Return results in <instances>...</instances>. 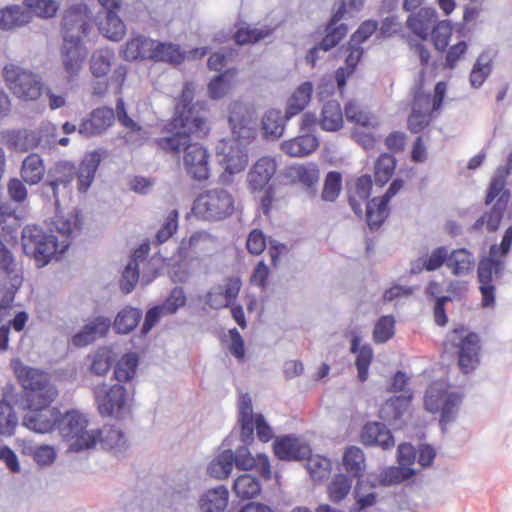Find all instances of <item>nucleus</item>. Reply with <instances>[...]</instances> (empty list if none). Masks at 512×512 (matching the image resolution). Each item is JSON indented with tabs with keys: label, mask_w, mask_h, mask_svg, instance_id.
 I'll return each instance as SVG.
<instances>
[{
	"label": "nucleus",
	"mask_w": 512,
	"mask_h": 512,
	"mask_svg": "<svg viewBox=\"0 0 512 512\" xmlns=\"http://www.w3.org/2000/svg\"><path fill=\"white\" fill-rule=\"evenodd\" d=\"M166 129L171 135L157 140L159 148L175 155L183 151V165L187 174L197 181L208 179L210 155L203 145L192 142L191 138L207 135L209 128L206 119L203 116H193L190 112L172 119Z\"/></svg>",
	"instance_id": "obj_1"
},
{
	"label": "nucleus",
	"mask_w": 512,
	"mask_h": 512,
	"mask_svg": "<svg viewBox=\"0 0 512 512\" xmlns=\"http://www.w3.org/2000/svg\"><path fill=\"white\" fill-rule=\"evenodd\" d=\"M284 118L280 110L269 109L262 118V129L265 136L280 137L284 131Z\"/></svg>",
	"instance_id": "obj_53"
},
{
	"label": "nucleus",
	"mask_w": 512,
	"mask_h": 512,
	"mask_svg": "<svg viewBox=\"0 0 512 512\" xmlns=\"http://www.w3.org/2000/svg\"><path fill=\"white\" fill-rule=\"evenodd\" d=\"M27 412L23 417V425L36 433H49L55 430L59 410L50 405L33 406L27 403Z\"/></svg>",
	"instance_id": "obj_17"
},
{
	"label": "nucleus",
	"mask_w": 512,
	"mask_h": 512,
	"mask_svg": "<svg viewBox=\"0 0 512 512\" xmlns=\"http://www.w3.org/2000/svg\"><path fill=\"white\" fill-rule=\"evenodd\" d=\"M229 492L223 485L208 489L198 500L200 512H225L228 506Z\"/></svg>",
	"instance_id": "obj_29"
},
{
	"label": "nucleus",
	"mask_w": 512,
	"mask_h": 512,
	"mask_svg": "<svg viewBox=\"0 0 512 512\" xmlns=\"http://www.w3.org/2000/svg\"><path fill=\"white\" fill-rule=\"evenodd\" d=\"M236 73L235 69H228L215 76L208 84L209 97L215 100L223 98L231 89Z\"/></svg>",
	"instance_id": "obj_51"
},
{
	"label": "nucleus",
	"mask_w": 512,
	"mask_h": 512,
	"mask_svg": "<svg viewBox=\"0 0 512 512\" xmlns=\"http://www.w3.org/2000/svg\"><path fill=\"white\" fill-rule=\"evenodd\" d=\"M11 366L25 391L26 403H31L33 406L50 405L55 400L58 391L51 383L48 374L26 366L18 359L13 360Z\"/></svg>",
	"instance_id": "obj_5"
},
{
	"label": "nucleus",
	"mask_w": 512,
	"mask_h": 512,
	"mask_svg": "<svg viewBox=\"0 0 512 512\" xmlns=\"http://www.w3.org/2000/svg\"><path fill=\"white\" fill-rule=\"evenodd\" d=\"M461 396L448 390L446 383L437 381L426 390L424 397L425 409L431 413H441L440 423L444 426L454 420Z\"/></svg>",
	"instance_id": "obj_11"
},
{
	"label": "nucleus",
	"mask_w": 512,
	"mask_h": 512,
	"mask_svg": "<svg viewBox=\"0 0 512 512\" xmlns=\"http://www.w3.org/2000/svg\"><path fill=\"white\" fill-rule=\"evenodd\" d=\"M318 146V139L310 133H305L284 141L281 144V149L291 157H305L315 151Z\"/></svg>",
	"instance_id": "obj_35"
},
{
	"label": "nucleus",
	"mask_w": 512,
	"mask_h": 512,
	"mask_svg": "<svg viewBox=\"0 0 512 512\" xmlns=\"http://www.w3.org/2000/svg\"><path fill=\"white\" fill-rule=\"evenodd\" d=\"M255 416L250 396L248 394L241 395L239 399V422L241 425V439L245 443L253 438Z\"/></svg>",
	"instance_id": "obj_40"
},
{
	"label": "nucleus",
	"mask_w": 512,
	"mask_h": 512,
	"mask_svg": "<svg viewBox=\"0 0 512 512\" xmlns=\"http://www.w3.org/2000/svg\"><path fill=\"white\" fill-rule=\"evenodd\" d=\"M234 466V456L230 449H225L219 453L209 464L208 473L216 479L227 478Z\"/></svg>",
	"instance_id": "obj_48"
},
{
	"label": "nucleus",
	"mask_w": 512,
	"mask_h": 512,
	"mask_svg": "<svg viewBox=\"0 0 512 512\" xmlns=\"http://www.w3.org/2000/svg\"><path fill=\"white\" fill-rule=\"evenodd\" d=\"M474 267V255L467 249L460 248L448 252L447 268L454 276H466L473 271Z\"/></svg>",
	"instance_id": "obj_37"
},
{
	"label": "nucleus",
	"mask_w": 512,
	"mask_h": 512,
	"mask_svg": "<svg viewBox=\"0 0 512 512\" xmlns=\"http://www.w3.org/2000/svg\"><path fill=\"white\" fill-rule=\"evenodd\" d=\"M234 197L223 188L202 192L193 203V213L198 218L207 221H220L232 215Z\"/></svg>",
	"instance_id": "obj_8"
},
{
	"label": "nucleus",
	"mask_w": 512,
	"mask_h": 512,
	"mask_svg": "<svg viewBox=\"0 0 512 512\" xmlns=\"http://www.w3.org/2000/svg\"><path fill=\"white\" fill-rule=\"evenodd\" d=\"M87 418L77 410H70L64 414L59 412L55 430L69 443L72 451H82L95 447L96 434L93 429H87Z\"/></svg>",
	"instance_id": "obj_6"
},
{
	"label": "nucleus",
	"mask_w": 512,
	"mask_h": 512,
	"mask_svg": "<svg viewBox=\"0 0 512 512\" xmlns=\"http://www.w3.org/2000/svg\"><path fill=\"white\" fill-rule=\"evenodd\" d=\"M91 13L86 4H75L70 6L63 15L62 34L63 38L83 39L90 28Z\"/></svg>",
	"instance_id": "obj_16"
},
{
	"label": "nucleus",
	"mask_w": 512,
	"mask_h": 512,
	"mask_svg": "<svg viewBox=\"0 0 512 512\" xmlns=\"http://www.w3.org/2000/svg\"><path fill=\"white\" fill-rule=\"evenodd\" d=\"M216 245L217 241L214 236L205 231H198L189 239H183L180 242L178 254L182 260L193 259L200 255L210 254L216 249Z\"/></svg>",
	"instance_id": "obj_20"
},
{
	"label": "nucleus",
	"mask_w": 512,
	"mask_h": 512,
	"mask_svg": "<svg viewBox=\"0 0 512 512\" xmlns=\"http://www.w3.org/2000/svg\"><path fill=\"white\" fill-rule=\"evenodd\" d=\"M372 188V180L368 175H363L357 179L355 186L349 192V204L356 215H362V204L368 203V199Z\"/></svg>",
	"instance_id": "obj_41"
},
{
	"label": "nucleus",
	"mask_w": 512,
	"mask_h": 512,
	"mask_svg": "<svg viewBox=\"0 0 512 512\" xmlns=\"http://www.w3.org/2000/svg\"><path fill=\"white\" fill-rule=\"evenodd\" d=\"M412 395L402 394L388 399L380 409V417L393 425H398V421L404 416L410 405Z\"/></svg>",
	"instance_id": "obj_36"
},
{
	"label": "nucleus",
	"mask_w": 512,
	"mask_h": 512,
	"mask_svg": "<svg viewBox=\"0 0 512 512\" xmlns=\"http://www.w3.org/2000/svg\"><path fill=\"white\" fill-rule=\"evenodd\" d=\"M352 487V479L344 474L336 475L328 486L329 498L332 502L338 503L343 500Z\"/></svg>",
	"instance_id": "obj_60"
},
{
	"label": "nucleus",
	"mask_w": 512,
	"mask_h": 512,
	"mask_svg": "<svg viewBox=\"0 0 512 512\" xmlns=\"http://www.w3.org/2000/svg\"><path fill=\"white\" fill-rule=\"evenodd\" d=\"M228 121L232 138L223 140L217 149L225 170L234 174L244 170L247 165V145L257 133V113L252 104L234 101L229 106Z\"/></svg>",
	"instance_id": "obj_3"
},
{
	"label": "nucleus",
	"mask_w": 512,
	"mask_h": 512,
	"mask_svg": "<svg viewBox=\"0 0 512 512\" xmlns=\"http://www.w3.org/2000/svg\"><path fill=\"white\" fill-rule=\"evenodd\" d=\"M99 30L106 38L112 41H120L126 33V26L118 16V12H108L105 19L100 23Z\"/></svg>",
	"instance_id": "obj_50"
},
{
	"label": "nucleus",
	"mask_w": 512,
	"mask_h": 512,
	"mask_svg": "<svg viewBox=\"0 0 512 512\" xmlns=\"http://www.w3.org/2000/svg\"><path fill=\"white\" fill-rule=\"evenodd\" d=\"M491 256L482 259L478 265V280L480 283V292L482 294V305L484 307H492L495 303V286L494 278L500 277L504 268L501 260Z\"/></svg>",
	"instance_id": "obj_14"
},
{
	"label": "nucleus",
	"mask_w": 512,
	"mask_h": 512,
	"mask_svg": "<svg viewBox=\"0 0 512 512\" xmlns=\"http://www.w3.org/2000/svg\"><path fill=\"white\" fill-rule=\"evenodd\" d=\"M45 174V166L42 158L38 154L28 155L22 163L21 176L23 180L30 184H38Z\"/></svg>",
	"instance_id": "obj_43"
},
{
	"label": "nucleus",
	"mask_w": 512,
	"mask_h": 512,
	"mask_svg": "<svg viewBox=\"0 0 512 512\" xmlns=\"http://www.w3.org/2000/svg\"><path fill=\"white\" fill-rule=\"evenodd\" d=\"M319 124L322 130L335 132L343 126V112L335 100L327 101L322 108Z\"/></svg>",
	"instance_id": "obj_39"
},
{
	"label": "nucleus",
	"mask_w": 512,
	"mask_h": 512,
	"mask_svg": "<svg viewBox=\"0 0 512 512\" xmlns=\"http://www.w3.org/2000/svg\"><path fill=\"white\" fill-rule=\"evenodd\" d=\"M32 20V13L22 5H10L0 10V29L13 30Z\"/></svg>",
	"instance_id": "obj_32"
},
{
	"label": "nucleus",
	"mask_w": 512,
	"mask_h": 512,
	"mask_svg": "<svg viewBox=\"0 0 512 512\" xmlns=\"http://www.w3.org/2000/svg\"><path fill=\"white\" fill-rule=\"evenodd\" d=\"M274 453L281 460L305 459L310 453V447L299 438L286 435L274 442Z\"/></svg>",
	"instance_id": "obj_24"
},
{
	"label": "nucleus",
	"mask_w": 512,
	"mask_h": 512,
	"mask_svg": "<svg viewBox=\"0 0 512 512\" xmlns=\"http://www.w3.org/2000/svg\"><path fill=\"white\" fill-rule=\"evenodd\" d=\"M395 170V159L389 154H382L375 163V183L386 184Z\"/></svg>",
	"instance_id": "obj_61"
},
{
	"label": "nucleus",
	"mask_w": 512,
	"mask_h": 512,
	"mask_svg": "<svg viewBox=\"0 0 512 512\" xmlns=\"http://www.w3.org/2000/svg\"><path fill=\"white\" fill-rule=\"evenodd\" d=\"M232 489L238 498L252 499L260 494L262 486L258 478L243 474L235 479Z\"/></svg>",
	"instance_id": "obj_46"
},
{
	"label": "nucleus",
	"mask_w": 512,
	"mask_h": 512,
	"mask_svg": "<svg viewBox=\"0 0 512 512\" xmlns=\"http://www.w3.org/2000/svg\"><path fill=\"white\" fill-rule=\"evenodd\" d=\"M111 325L109 318L98 316L93 321L86 324L83 329L72 337V343L76 347H84L92 343L95 339L103 337L108 332Z\"/></svg>",
	"instance_id": "obj_26"
},
{
	"label": "nucleus",
	"mask_w": 512,
	"mask_h": 512,
	"mask_svg": "<svg viewBox=\"0 0 512 512\" xmlns=\"http://www.w3.org/2000/svg\"><path fill=\"white\" fill-rule=\"evenodd\" d=\"M305 459H307V470L313 480L320 481L329 475L331 470L329 459L321 455H311V453Z\"/></svg>",
	"instance_id": "obj_56"
},
{
	"label": "nucleus",
	"mask_w": 512,
	"mask_h": 512,
	"mask_svg": "<svg viewBox=\"0 0 512 512\" xmlns=\"http://www.w3.org/2000/svg\"><path fill=\"white\" fill-rule=\"evenodd\" d=\"M101 162V154L98 151L86 153L76 170L78 191L85 193L92 185L97 169Z\"/></svg>",
	"instance_id": "obj_25"
},
{
	"label": "nucleus",
	"mask_w": 512,
	"mask_h": 512,
	"mask_svg": "<svg viewBox=\"0 0 512 512\" xmlns=\"http://www.w3.org/2000/svg\"><path fill=\"white\" fill-rule=\"evenodd\" d=\"M184 58V52L180 50L179 45L155 41L152 51V60L177 65L180 64Z\"/></svg>",
	"instance_id": "obj_47"
},
{
	"label": "nucleus",
	"mask_w": 512,
	"mask_h": 512,
	"mask_svg": "<svg viewBox=\"0 0 512 512\" xmlns=\"http://www.w3.org/2000/svg\"><path fill=\"white\" fill-rule=\"evenodd\" d=\"M445 351L455 350L459 357V366L464 373L474 370L479 363V337L467 332L464 327L450 332L445 341Z\"/></svg>",
	"instance_id": "obj_9"
},
{
	"label": "nucleus",
	"mask_w": 512,
	"mask_h": 512,
	"mask_svg": "<svg viewBox=\"0 0 512 512\" xmlns=\"http://www.w3.org/2000/svg\"><path fill=\"white\" fill-rule=\"evenodd\" d=\"M452 28L448 21H440L435 23L430 30L432 42L435 48L442 51L448 45Z\"/></svg>",
	"instance_id": "obj_63"
},
{
	"label": "nucleus",
	"mask_w": 512,
	"mask_h": 512,
	"mask_svg": "<svg viewBox=\"0 0 512 512\" xmlns=\"http://www.w3.org/2000/svg\"><path fill=\"white\" fill-rule=\"evenodd\" d=\"M342 187L341 174L336 171H331L326 175L324 187L321 193V198L324 201L333 202L339 196Z\"/></svg>",
	"instance_id": "obj_62"
},
{
	"label": "nucleus",
	"mask_w": 512,
	"mask_h": 512,
	"mask_svg": "<svg viewBox=\"0 0 512 512\" xmlns=\"http://www.w3.org/2000/svg\"><path fill=\"white\" fill-rule=\"evenodd\" d=\"M96 434L95 445L99 443L103 449L111 450L116 455L122 453L127 447V438L125 434L115 426H104L99 430H94Z\"/></svg>",
	"instance_id": "obj_28"
},
{
	"label": "nucleus",
	"mask_w": 512,
	"mask_h": 512,
	"mask_svg": "<svg viewBox=\"0 0 512 512\" xmlns=\"http://www.w3.org/2000/svg\"><path fill=\"white\" fill-rule=\"evenodd\" d=\"M194 92L195 84L193 82H186L184 84L180 99L175 106V114L173 119L190 114V112L193 113V116H201L199 112L196 111L193 106H191L194 98Z\"/></svg>",
	"instance_id": "obj_55"
},
{
	"label": "nucleus",
	"mask_w": 512,
	"mask_h": 512,
	"mask_svg": "<svg viewBox=\"0 0 512 512\" xmlns=\"http://www.w3.org/2000/svg\"><path fill=\"white\" fill-rule=\"evenodd\" d=\"M3 75L9 90L25 101H34L42 93L43 83L41 77L25 68L14 64L4 67Z\"/></svg>",
	"instance_id": "obj_10"
},
{
	"label": "nucleus",
	"mask_w": 512,
	"mask_h": 512,
	"mask_svg": "<svg viewBox=\"0 0 512 512\" xmlns=\"http://www.w3.org/2000/svg\"><path fill=\"white\" fill-rule=\"evenodd\" d=\"M363 54L360 45H355L349 42V54L345 59V67H340L335 73V80L340 91L346 85L347 79L352 75L354 69Z\"/></svg>",
	"instance_id": "obj_42"
},
{
	"label": "nucleus",
	"mask_w": 512,
	"mask_h": 512,
	"mask_svg": "<svg viewBox=\"0 0 512 512\" xmlns=\"http://www.w3.org/2000/svg\"><path fill=\"white\" fill-rule=\"evenodd\" d=\"M403 187V181L395 179L381 198H373L367 203V223L370 229L379 228L388 216V203Z\"/></svg>",
	"instance_id": "obj_22"
},
{
	"label": "nucleus",
	"mask_w": 512,
	"mask_h": 512,
	"mask_svg": "<svg viewBox=\"0 0 512 512\" xmlns=\"http://www.w3.org/2000/svg\"><path fill=\"white\" fill-rule=\"evenodd\" d=\"M436 22L437 13L435 9L425 7L421 8L416 15H411L407 20V25L415 35L425 40Z\"/></svg>",
	"instance_id": "obj_34"
},
{
	"label": "nucleus",
	"mask_w": 512,
	"mask_h": 512,
	"mask_svg": "<svg viewBox=\"0 0 512 512\" xmlns=\"http://www.w3.org/2000/svg\"><path fill=\"white\" fill-rule=\"evenodd\" d=\"M18 425V417L10 403L6 400L0 401V434L11 436Z\"/></svg>",
	"instance_id": "obj_58"
},
{
	"label": "nucleus",
	"mask_w": 512,
	"mask_h": 512,
	"mask_svg": "<svg viewBox=\"0 0 512 512\" xmlns=\"http://www.w3.org/2000/svg\"><path fill=\"white\" fill-rule=\"evenodd\" d=\"M434 110L431 108V95L418 87L414 91L412 112L408 118V128L412 133L422 131L432 119Z\"/></svg>",
	"instance_id": "obj_21"
},
{
	"label": "nucleus",
	"mask_w": 512,
	"mask_h": 512,
	"mask_svg": "<svg viewBox=\"0 0 512 512\" xmlns=\"http://www.w3.org/2000/svg\"><path fill=\"white\" fill-rule=\"evenodd\" d=\"M44 133H46V136L51 137V139L47 140V143H58L62 146H66L69 143V138L67 137H62L56 140V127L51 123H46L41 127L39 137H37V135L34 132H28L26 130L12 131L8 135L10 136L11 140H13V145L16 148L27 149V146H24L20 143L21 140L31 139L34 145L40 144L42 141V137L44 136Z\"/></svg>",
	"instance_id": "obj_27"
},
{
	"label": "nucleus",
	"mask_w": 512,
	"mask_h": 512,
	"mask_svg": "<svg viewBox=\"0 0 512 512\" xmlns=\"http://www.w3.org/2000/svg\"><path fill=\"white\" fill-rule=\"evenodd\" d=\"M238 277L226 278L222 284L212 287L203 297L205 305L212 309L232 306L241 289Z\"/></svg>",
	"instance_id": "obj_18"
},
{
	"label": "nucleus",
	"mask_w": 512,
	"mask_h": 512,
	"mask_svg": "<svg viewBox=\"0 0 512 512\" xmlns=\"http://www.w3.org/2000/svg\"><path fill=\"white\" fill-rule=\"evenodd\" d=\"M285 174L292 182L306 186L309 193L314 195V187L319 180V169L316 164L293 165L286 169Z\"/></svg>",
	"instance_id": "obj_31"
},
{
	"label": "nucleus",
	"mask_w": 512,
	"mask_h": 512,
	"mask_svg": "<svg viewBox=\"0 0 512 512\" xmlns=\"http://www.w3.org/2000/svg\"><path fill=\"white\" fill-rule=\"evenodd\" d=\"M75 175L76 168L69 161H59L48 170L44 186L50 189L56 206L59 205L60 198L69 196Z\"/></svg>",
	"instance_id": "obj_13"
},
{
	"label": "nucleus",
	"mask_w": 512,
	"mask_h": 512,
	"mask_svg": "<svg viewBox=\"0 0 512 512\" xmlns=\"http://www.w3.org/2000/svg\"><path fill=\"white\" fill-rule=\"evenodd\" d=\"M277 163L274 158L263 156L250 168L247 181L252 191H262L276 173Z\"/></svg>",
	"instance_id": "obj_23"
},
{
	"label": "nucleus",
	"mask_w": 512,
	"mask_h": 512,
	"mask_svg": "<svg viewBox=\"0 0 512 512\" xmlns=\"http://www.w3.org/2000/svg\"><path fill=\"white\" fill-rule=\"evenodd\" d=\"M343 465L352 477H360L365 468L363 451L355 446L347 448L343 456Z\"/></svg>",
	"instance_id": "obj_52"
},
{
	"label": "nucleus",
	"mask_w": 512,
	"mask_h": 512,
	"mask_svg": "<svg viewBox=\"0 0 512 512\" xmlns=\"http://www.w3.org/2000/svg\"><path fill=\"white\" fill-rule=\"evenodd\" d=\"M155 277L156 271L153 272L152 276H147L143 274L142 277L140 278L139 264L136 263L135 261H129L122 273V278L120 282L121 290L124 293L128 294L134 289L139 279L141 281V284L146 286L150 284Z\"/></svg>",
	"instance_id": "obj_45"
},
{
	"label": "nucleus",
	"mask_w": 512,
	"mask_h": 512,
	"mask_svg": "<svg viewBox=\"0 0 512 512\" xmlns=\"http://www.w3.org/2000/svg\"><path fill=\"white\" fill-rule=\"evenodd\" d=\"M138 367V357L134 353L124 355L117 363L114 369V376L118 382L131 380Z\"/></svg>",
	"instance_id": "obj_54"
},
{
	"label": "nucleus",
	"mask_w": 512,
	"mask_h": 512,
	"mask_svg": "<svg viewBox=\"0 0 512 512\" xmlns=\"http://www.w3.org/2000/svg\"><path fill=\"white\" fill-rule=\"evenodd\" d=\"M507 174L508 170L506 168L500 167L497 169L486 196V204H490L497 196H499L491 211L484 215L486 217V226L489 231H495L499 227L503 211L505 210L509 200V194L504 191Z\"/></svg>",
	"instance_id": "obj_12"
},
{
	"label": "nucleus",
	"mask_w": 512,
	"mask_h": 512,
	"mask_svg": "<svg viewBox=\"0 0 512 512\" xmlns=\"http://www.w3.org/2000/svg\"><path fill=\"white\" fill-rule=\"evenodd\" d=\"M313 86L311 82L302 83L289 97L286 105L285 119L289 120L305 109L311 100Z\"/></svg>",
	"instance_id": "obj_38"
},
{
	"label": "nucleus",
	"mask_w": 512,
	"mask_h": 512,
	"mask_svg": "<svg viewBox=\"0 0 512 512\" xmlns=\"http://www.w3.org/2000/svg\"><path fill=\"white\" fill-rule=\"evenodd\" d=\"M361 440L365 445L380 446L389 449L394 446V439L386 426L379 422L367 423L362 430Z\"/></svg>",
	"instance_id": "obj_30"
},
{
	"label": "nucleus",
	"mask_w": 512,
	"mask_h": 512,
	"mask_svg": "<svg viewBox=\"0 0 512 512\" xmlns=\"http://www.w3.org/2000/svg\"><path fill=\"white\" fill-rule=\"evenodd\" d=\"M142 311L131 306L124 307L115 317L114 329L119 334L130 333L139 324Z\"/></svg>",
	"instance_id": "obj_44"
},
{
	"label": "nucleus",
	"mask_w": 512,
	"mask_h": 512,
	"mask_svg": "<svg viewBox=\"0 0 512 512\" xmlns=\"http://www.w3.org/2000/svg\"><path fill=\"white\" fill-rule=\"evenodd\" d=\"M23 4L32 16L48 19L56 15L59 10V3L56 0H24Z\"/></svg>",
	"instance_id": "obj_59"
},
{
	"label": "nucleus",
	"mask_w": 512,
	"mask_h": 512,
	"mask_svg": "<svg viewBox=\"0 0 512 512\" xmlns=\"http://www.w3.org/2000/svg\"><path fill=\"white\" fill-rule=\"evenodd\" d=\"M94 398L98 411L102 416L124 418L131 413L133 391L127 390L120 384L108 385L102 383L94 388Z\"/></svg>",
	"instance_id": "obj_7"
},
{
	"label": "nucleus",
	"mask_w": 512,
	"mask_h": 512,
	"mask_svg": "<svg viewBox=\"0 0 512 512\" xmlns=\"http://www.w3.org/2000/svg\"><path fill=\"white\" fill-rule=\"evenodd\" d=\"M154 44L155 41L153 39L143 35H136L127 41L121 53L123 58L127 61H134L138 59L152 60Z\"/></svg>",
	"instance_id": "obj_33"
},
{
	"label": "nucleus",
	"mask_w": 512,
	"mask_h": 512,
	"mask_svg": "<svg viewBox=\"0 0 512 512\" xmlns=\"http://www.w3.org/2000/svg\"><path fill=\"white\" fill-rule=\"evenodd\" d=\"M345 4L343 3L334 13L330 23L326 29V35L323 40L315 47L311 48L306 55V61L312 67L315 66L316 60L319 57V52H327L335 47L341 39L347 34L348 27L345 24L337 23L344 18Z\"/></svg>",
	"instance_id": "obj_15"
},
{
	"label": "nucleus",
	"mask_w": 512,
	"mask_h": 512,
	"mask_svg": "<svg viewBox=\"0 0 512 512\" xmlns=\"http://www.w3.org/2000/svg\"><path fill=\"white\" fill-rule=\"evenodd\" d=\"M114 60V52L105 47L93 52L90 59V70L93 76L100 78L107 75Z\"/></svg>",
	"instance_id": "obj_49"
},
{
	"label": "nucleus",
	"mask_w": 512,
	"mask_h": 512,
	"mask_svg": "<svg viewBox=\"0 0 512 512\" xmlns=\"http://www.w3.org/2000/svg\"><path fill=\"white\" fill-rule=\"evenodd\" d=\"M115 117L123 127L129 130L125 136L126 141L132 144H141L147 133L127 115L124 101L121 98L117 100L115 112L109 107L94 109L89 117L80 123L78 132L85 137L101 135L114 123Z\"/></svg>",
	"instance_id": "obj_4"
},
{
	"label": "nucleus",
	"mask_w": 512,
	"mask_h": 512,
	"mask_svg": "<svg viewBox=\"0 0 512 512\" xmlns=\"http://www.w3.org/2000/svg\"><path fill=\"white\" fill-rule=\"evenodd\" d=\"M80 224L77 214H69L67 217L55 216L51 233L37 225H26L21 235L23 251L34 258L37 267H44L56 254H63L68 249Z\"/></svg>",
	"instance_id": "obj_2"
},
{
	"label": "nucleus",
	"mask_w": 512,
	"mask_h": 512,
	"mask_svg": "<svg viewBox=\"0 0 512 512\" xmlns=\"http://www.w3.org/2000/svg\"><path fill=\"white\" fill-rule=\"evenodd\" d=\"M68 37L63 38L61 56L65 72L73 78L78 76L82 69L87 49L83 44V39Z\"/></svg>",
	"instance_id": "obj_19"
},
{
	"label": "nucleus",
	"mask_w": 512,
	"mask_h": 512,
	"mask_svg": "<svg viewBox=\"0 0 512 512\" xmlns=\"http://www.w3.org/2000/svg\"><path fill=\"white\" fill-rule=\"evenodd\" d=\"M491 73V58L488 54L482 53L476 60L470 73V84L474 88L482 86Z\"/></svg>",
	"instance_id": "obj_57"
},
{
	"label": "nucleus",
	"mask_w": 512,
	"mask_h": 512,
	"mask_svg": "<svg viewBox=\"0 0 512 512\" xmlns=\"http://www.w3.org/2000/svg\"><path fill=\"white\" fill-rule=\"evenodd\" d=\"M393 316H382L375 324L373 339L376 343H385L394 335Z\"/></svg>",
	"instance_id": "obj_64"
}]
</instances>
